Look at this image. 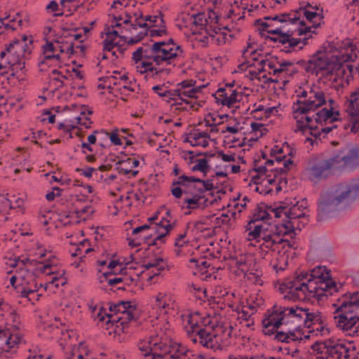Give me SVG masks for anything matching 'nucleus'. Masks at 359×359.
Masks as SVG:
<instances>
[{"label":"nucleus","mask_w":359,"mask_h":359,"mask_svg":"<svg viewBox=\"0 0 359 359\" xmlns=\"http://www.w3.org/2000/svg\"><path fill=\"white\" fill-rule=\"evenodd\" d=\"M329 194L337 203L348 205L359 198V177L352 180L350 182H341L334 185Z\"/></svg>","instance_id":"nucleus-1"},{"label":"nucleus","mask_w":359,"mask_h":359,"mask_svg":"<svg viewBox=\"0 0 359 359\" xmlns=\"http://www.w3.org/2000/svg\"><path fill=\"white\" fill-rule=\"evenodd\" d=\"M332 156L327 159H316L310 162L306 168L309 179L318 183L333 175L337 170Z\"/></svg>","instance_id":"nucleus-2"},{"label":"nucleus","mask_w":359,"mask_h":359,"mask_svg":"<svg viewBox=\"0 0 359 359\" xmlns=\"http://www.w3.org/2000/svg\"><path fill=\"white\" fill-rule=\"evenodd\" d=\"M337 168H342L348 171H353L359 168V147L351 144H346L337 151L334 155Z\"/></svg>","instance_id":"nucleus-3"},{"label":"nucleus","mask_w":359,"mask_h":359,"mask_svg":"<svg viewBox=\"0 0 359 359\" xmlns=\"http://www.w3.org/2000/svg\"><path fill=\"white\" fill-rule=\"evenodd\" d=\"M8 65V70H4L0 73L1 76L6 79L7 82L10 85L15 86L17 83L21 84L24 81L23 78H20L19 71L21 74H24L25 69V62L22 61L18 63L7 64Z\"/></svg>","instance_id":"nucleus-4"},{"label":"nucleus","mask_w":359,"mask_h":359,"mask_svg":"<svg viewBox=\"0 0 359 359\" xmlns=\"http://www.w3.org/2000/svg\"><path fill=\"white\" fill-rule=\"evenodd\" d=\"M339 206L340 205L327 193L325 198L318 203V221L332 217L333 213L339 210Z\"/></svg>","instance_id":"nucleus-5"},{"label":"nucleus","mask_w":359,"mask_h":359,"mask_svg":"<svg viewBox=\"0 0 359 359\" xmlns=\"http://www.w3.org/2000/svg\"><path fill=\"white\" fill-rule=\"evenodd\" d=\"M320 52H316L311 56V74L318 76L323 70L328 69L335 64L336 55L329 57L328 55H319Z\"/></svg>","instance_id":"nucleus-6"},{"label":"nucleus","mask_w":359,"mask_h":359,"mask_svg":"<svg viewBox=\"0 0 359 359\" xmlns=\"http://www.w3.org/2000/svg\"><path fill=\"white\" fill-rule=\"evenodd\" d=\"M320 287V284L318 280L309 278L307 280L306 283H300L298 287L295 288V290L301 294V300L309 301V297L313 293H316Z\"/></svg>","instance_id":"nucleus-7"},{"label":"nucleus","mask_w":359,"mask_h":359,"mask_svg":"<svg viewBox=\"0 0 359 359\" xmlns=\"http://www.w3.org/2000/svg\"><path fill=\"white\" fill-rule=\"evenodd\" d=\"M337 327L344 331L352 330L353 327L359 322L358 313L353 316H347L346 313H339L334 317Z\"/></svg>","instance_id":"nucleus-8"},{"label":"nucleus","mask_w":359,"mask_h":359,"mask_svg":"<svg viewBox=\"0 0 359 359\" xmlns=\"http://www.w3.org/2000/svg\"><path fill=\"white\" fill-rule=\"evenodd\" d=\"M344 48L346 52L336 55L335 60L341 62L344 65L346 62H355L358 59V54L355 53L356 48L352 41L347 39L344 42Z\"/></svg>","instance_id":"nucleus-9"},{"label":"nucleus","mask_w":359,"mask_h":359,"mask_svg":"<svg viewBox=\"0 0 359 359\" xmlns=\"http://www.w3.org/2000/svg\"><path fill=\"white\" fill-rule=\"evenodd\" d=\"M266 203L261 202L258 203L256 208L254 210L252 217L246 226V229L250 230L252 228V224H255L257 222L271 219L272 217L267 210H265Z\"/></svg>","instance_id":"nucleus-10"},{"label":"nucleus","mask_w":359,"mask_h":359,"mask_svg":"<svg viewBox=\"0 0 359 359\" xmlns=\"http://www.w3.org/2000/svg\"><path fill=\"white\" fill-rule=\"evenodd\" d=\"M295 285L290 279H287L280 285L278 290L281 294L287 293L283 297L285 299L296 302L302 299V297L301 294L294 290Z\"/></svg>","instance_id":"nucleus-11"},{"label":"nucleus","mask_w":359,"mask_h":359,"mask_svg":"<svg viewBox=\"0 0 359 359\" xmlns=\"http://www.w3.org/2000/svg\"><path fill=\"white\" fill-rule=\"evenodd\" d=\"M322 75L318 79V82L320 83L323 79H325L327 81H332V82L337 81V78L332 79V76L335 74L337 76H344L346 74V70L344 69V65L341 64L340 62H337L335 60V64L332 65L330 68L328 69L323 70Z\"/></svg>","instance_id":"nucleus-12"},{"label":"nucleus","mask_w":359,"mask_h":359,"mask_svg":"<svg viewBox=\"0 0 359 359\" xmlns=\"http://www.w3.org/2000/svg\"><path fill=\"white\" fill-rule=\"evenodd\" d=\"M348 108L352 111L349 113L350 122L356 123V128L359 130V88L351 95Z\"/></svg>","instance_id":"nucleus-13"},{"label":"nucleus","mask_w":359,"mask_h":359,"mask_svg":"<svg viewBox=\"0 0 359 359\" xmlns=\"http://www.w3.org/2000/svg\"><path fill=\"white\" fill-rule=\"evenodd\" d=\"M104 310L102 308L98 313V318L100 321H104L107 318L106 324L107 325H115L116 328H118L120 326L121 329L124 332V329L126 327V321L124 320V316H119L117 313H107L104 311V315L102 314V311Z\"/></svg>","instance_id":"nucleus-14"},{"label":"nucleus","mask_w":359,"mask_h":359,"mask_svg":"<svg viewBox=\"0 0 359 359\" xmlns=\"http://www.w3.org/2000/svg\"><path fill=\"white\" fill-rule=\"evenodd\" d=\"M172 353V345L171 341L169 344L159 341L154 342L152 341V356L153 359H165L167 355H170Z\"/></svg>","instance_id":"nucleus-15"},{"label":"nucleus","mask_w":359,"mask_h":359,"mask_svg":"<svg viewBox=\"0 0 359 359\" xmlns=\"http://www.w3.org/2000/svg\"><path fill=\"white\" fill-rule=\"evenodd\" d=\"M316 115V123L322 126L326 124L328 120H330V123H334L339 120V118L333 116V107H331L330 109L326 107L323 108L319 110Z\"/></svg>","instance_id":"nucleus-16"},{"label":"nucleus","mask_w":359,"mask_h":359,"mask_svg":"<svg viewBox=\"0 0 359 359\" xmlns=\"http://www.w3.org/2000/svg\"><path fill=\"white\" fill-rule=\"evenodd\" d=\"M309 278L318 280L320 285H323L325 280L330 278V271L327 270L325 266H318L309 271Z\"/></svg>","instance_id":"nucleus-17"},{"label":"nucleus","mask_w":359,"mask_h":359,"mask_svg":"<svg viewBox=\"0 0 359 359\" xmlns=\"http://www.w3.org/2000/svg\"><path fill=\"white\" fill-rule=\"evenodd\" d=\"M316 101L309 97V99L305 100L304 106L301 107H293V114L299 115H307L310 111H315L321 107L316 106Z\"/></svg>","instance_id":"nucleus-18"},{"label":"nucleus","mask_w":359,"mask_h":359,"mask_svg":"<svg viewBox=\"0 0 359 359\" xmlns=\"http://www.w3.org/2000/svg\"><path fill=\"white\" fill-rule=\"evenodd\" d=\"M285 316L279 317V318H275V316H273V315H269L267 317L264 318L262 321V324L263 326V328H269L271 326H273L274 328L278 329L285 323Z\"/></svg>","instance_id":"nucleus-19"},{"label":"nucleus","mask_w":359,"mask_h":359,"mask_svg":"<svg viewBox=\"0 0 359 359\" xmlns=\"http://www.w3.org/2000/svg\"><path fill=\"white\" fill-rule=\"evenodd\" d=\"M137 309V306L135 304H133L130 301H120L116 304L109 303V310L111 312H114V313H121L123 315V311H126V309Z\"/></svg>","instance_id":"nucleus-20"},{"label":"nucleus","mask_w":359,"mask_h":359,"mask_svg":"<svg viewBox=\"0 0 359 359\" xmlns=\"http://www.w3.org/2000/svg\"><path fill=\"white\" fill-rule=\"evenodd\" d=\"M292 200L286 198L282 201L274 202V208L273 209L276 218H280L282 214H285V211L292 205Z\"/></svg>","instance_id":"nucleus-21"},{"label":"nucleus","mask_w":359,"mask_h":359,"mask_svg":"<svg viewBox=\"0 0 359 359\" xmlns=\"http://www.w3.org/2000/svg\"><path fill=\"white\" fill-rule=\"evenodd\" d=\"M272 228L273 229V235L275 236L277 240H279L286 235H292V232L290 231V228H289L288 223L284 219H283L282 223L275 224Z\"/></svg>","instance_id":"nucleus-22"},{"label":"nucleus","mask_w":359,"mask_h":359,"mask_svg":"<svg viewBox=\"0 0 359 359\" xmlns=\"http://www.w3.org/2000/svg\"><path fill=\"white\" fill-rule=\"evenodd\" d=\"M342 348H345L344 344H333L325 345V355L330 358L337 357V359H341L342 357Z\"/></svg>","instance_id":"nucleus-23"},{"label":"nucleus","mask_w":359,"mask_h":359,"mask_svg":"<svg viewBox=\"0 0 359 359\" xmlns=\"http://www.w3.org/2000/svg\"><path fill=\"white\" fill-rule=\"evenodd\" d=\"M172 353L170 359H180V356H185L189 350L180 343L171 342Z\"/></svg>","instance_id":"nucleus-24"},{"label":"nucleus","mask_w":359,"mask_h":359,"mask_svg":"<svg viewBox=\"0 0 359 359\" xmlns=\"http://www.w3.org/2000/svg\"><path fill=\"white\" fill-rule=\"evenodd\" d=\"M52 60H57L59 63L61 62V57L59 54H52V55H44L43 57V59L39 62L38 65L40 67V71H46L45 69H43V66H47L48 67H53V66H57L59 68L62 67V65L60 64L58 65H49V61H51Z\"/></svg>","instance_id":"nucleus-25"},{"label":"nucleus","mask_w":359,"mask_h":359,"mask_svg":"<svg viewBox=\"0 0 359 359\" xmlns=\"http://www.w3.org/2000/svg\"><path fill=\"white\" fill-rule=\"evenodd\" d=\"M194 19L193 24L196 26H198L201 29H205L207 34L209 36H213L212 34H210L209 29H208V21L207 19H205V13H198L197 14H194L192 16Z\"/></svg>","instance_id":"nucleus-26"},{"label":"nucleus","mask_w":359,"mask_h":359,"mask_svg":"<svg viewBox=\"0 0 359 359\" xmlns=\"http://www.w3.org/2000/svg\"><path fill=\"white\" fill-rule=\"evenodd\" d=\"M285 219H283L285 222L289 223V221H295L297 219H299L301 218L305 217L306 214L304 212H298L297 209L292 205L287 211L285 212Z\"/></svg>","instance_id":"nucleus-27"},{"label":"nucleus","mask_w":359,"mask_h":359,"mask_svg":"<svg viewBox=\"0 0 359 359\" xmlns=\"http://www.w3.org/2000/svg\"><path fill=\"white\" fill-rule=\"evenodd\" d=\"M348 300H344L341 303V307H346V305H349L351 307L359 308V292H355L352 294L346 293L344 295L345 297H348Z\"/></svg>","instance_id":"nucleus-28"},{"label":"nucleus","mask_w":359,"mask_h":359,"mask_svg":"<svg viewBox=\"0 0 359 359\" xmlns=\"http://www.w3.org/2000/svg\"><path fill=\"white\" fill-rule=\"evenodd\" d=\"M136 69L137 72L140 74H146L144 79L148 80L149 71L154 69V66L153 65V62L150 60H141L140 64L136 67Z\"/></svg>","instance_id":"nucleus-29"},{"label":"nucleus","mask_w":359,"mask_h":359,"mask_svg":"<svg viewBox=\"0 0 359 359\" xmlns=\"http://www.w3.org/2000/svg\"><path fill=\"white\" fill-rule=\"evenodd\" d=\"M164 259L161 257L155 259L153 262H149L150 264H153V268H156L157 272H153L147 278V282H152L154 278L160 275V272L165 269V265H161V263H163Z\"/></svg>","instance_id":"nucleus-30"},{"label":"nucleus","mask_w":359,"mask_h":359,"mask_svg":"<svg viewBox=\"0 0 359 359\" xmlns=\"http://www.w3.org/2000/svg\"><path fill=\"white\" fill-rule=\"evenodd\" d=\"M152 341L149 340H142L137 344L138 349L142 353L144 357L152 355Z\"/></svg>","instance_id":"nucleus-31"},{"label":"nucleus","mask_w":359,"mask_h":359,"mask_svg":"<svg viewBox=\"0 0 359 359\" xmlns=\"http://www.w3.org/2000/svg\"><path fill=\"white\" fill-rule=\"evenodd\" d=\"M191 194L192 195V197L184 199V203L187 204V209H196L199 208V201L201 199L205 198V196L192 193Z\"/></svg>","instance_id":"nucleus-32"},{"label":"nucleus","mask_w":359,"mask_h":359,"mask_svg":"<svg viewBox=\"0 0 359 359\" xmlns=\"http://www.w3.org/2000/svg\"><path fill=\"white\" fill-rule=\"evenodd\" d=\"M266 243V248H271L276 244H282L283 243V238L277 240L274 235L271 233L262 234L260 237Z\"/></svg>","instance_id":"nucleus-33"},{"label":"nucleus","mask_w":359,"mask_h":359,"mask_svg":"<svg viewBox=\"0 0 359 359\" xmlns=\"http://www.w3.org/2000/svg\"><path fill=\"white\" fill-rule=\"evenodd\" d=\"M24 55L22 54V51L19 49L18 46L14 48L11 53H9L6 57V64L18 63L22 61V57Z\"/></svg>","instance_id":"nucleus-34"},{"label":"nucleus","mask_w":359,"mask_h":359,"mask_svg":"<svg viewBox=\"0 0 359 359\" xmlns=\"http://www.w3.org/2000/svg\"><path fill=\"white\" fill-rule=\"evenodd\" d=\"M323 290L326 291L330 295H332L334 292L339 291L336 281L332 280L331 277L323 282Z\"/></svg>","instance_id":"nucleus-35"},{"label":"nucleus","mask_w":359,"mask_h":359,"mask_svg":"<svg viewBox=\"0 0 359 359\" xmlns=\"http://www.w3.org/2000/svg\"><path fill=\"white\" fill-rule=\"evenodd\" d=\"M182 95V92L181 91V89L176 88V89H172V90H167L164 91L163 93H158V96L161 97H169L168 100H165V102L167 103H170L171 100H175V97H180Z\"/></svg>","instance_id":"nucleus-36"},{"label":"nucleus","mask_w":359,"mask_h":359,"mask_svg":"<svg viewBox=\"0 0 359 359\" xmlns=\"http://www.w3.org/2000/svg\"><path fill=\"white\" fill-rule=\"evenodd\" d=\"M332 306L336 307L335 313L341 312V313H346L347 316H353L358 313V315H359V308L358 307H351L349 305H346V307H341V304L337 306V304H333Z\"/></svg>","instance_id":"nucleus-37"},{"label":"nucleus","mask_w":359,"mask_h":359,"mask_svg":"<svg viewBox=\"0 0 359 359\" xmlns=\"http://www.w3.org/2000/svg\"><path fill=\"white\" fill-rule=\"evenodd\" d=\"M262 224H252V228L250 230H248L249 231L248 241L257 240L260 238L262 236Z\"/></svg>","instance_id":"nucleus-38"},{"label":"nucleus","mask_w":359,"mask_h":359,"mask_svg":"<svg viewBox=\"0 0 359 359\" xmlns=\"http://www.w3.org/2000/svg\"><path fill=\"white\" fill-rule=\"evenodd\" d=\"M309 271H300L299 273L296 272V276L294 278V279L291 280L292 282L294 283V285H296L294 287V289L296 287H298L300 283H306V281L308 279H309Z\"/></svg>","instance_id":"nucleus-39"},{"label":"nucleus","mask_w":359,"mask_h":359,"mask_svg":"<svg viewBox=\"0 0 359 359\" xmlns=\"http://www.w3.org/2000/svg\"><path fill=\"white\" fill-rule=\"evenodd\" d=\"M302 312H304L306 318L304 320V325L305 327L311 329L312 325L314 324L315 313L309 312L307 308L301 309Z\"/></svg>","instance_id":"nucleus-40"},{"label":"nucleus","mask_w":359,"mask_h":359,"mask_svg":"<svg viewBox=\"0 0 359 359\" xmlns=\"http://www.w3.org/2000/svg\"><path fill=\"white\" fill-rule=\"evenodd\" d=\"M238 96H239V93L236 90H233L231 95L229 96V99L221 100V104L231 108L234 103L241 102V100H237Z\"/></svg>","instance_id":"nucleus-41"},{"label":"nucleus","mask_w":359,"mask_h":359,"mask_svg":"<svg viewBox=\"0 0 359 359\" xmlns=\"http://www.w3.org/2000/svg\"><path fill=\"white\" fill-rule=\"evenodd\" d=\"M289 228H290V231L292 232V235L291 238H293L297 235L296 231H300L302 228L305 226L306 223L297 219L295 221H289Z\"/></svg>","instance_id":"nucleus-42"},{"label":"nucleus","mask_w":359,"mask_h":359,"mask_svg":"<svg viewBox=\"0 0 359 359\" xmlns=\"http://www.w3.org/2000/svg\"><path fill=\"white\" fill-rule=\"evenodd\" d=\"M196 163L201 169V172L203 173V176L205 177L210 169L209 160L206 158L196 159Z\"/></svg>","instance_id":"nucleus-43"},{"label":"nucleus","mask_w":359,"mask_h":359,"mask_svg":"<svg viewBox=\"0 0 359 359\" xmlns=\"http://www.w3.org/2000/svg\"><path fill=\"white\" fill-rule=\"evenodd\" d=\"M18 41V44H15V47L18 46L19 49L22 51V54L25 56V54L30 55L32 53V48L31 46L33 43V39H30L29 43H22L20 41V39H16Z\"/></svg>","instance_id":"nucleus-44"},{"label":"nucleus","mask_w":359,"mask_h":359,"mask_svg":"<svg viewBox=\"0 0 359 359\" xmlns=\"http://www.w3.org/2000/svg\"><path fill=\"white\" fill-rule=\"evenodd\" d=\"M102 50L104 52H111L115 47L118 48L120 46V43L118 42H115L114 39H105L102 41Z\"/></svg>","instance_id":"nucleus-45"},{"label":"nucleus","mask_w":359,"mask_h":359,"mask_svg":"<svg viewBox=\"0 0 359 359\" xmlns=\"http://www.w3.org/2000/svg\"><path fill=\"white\" fill-rule=\"evenodd\" d=\"M301 43V39L297 38H291L287 43V46H285L283 48L280 50V51L284 52L285 53H291L294 48L297 46Z\"/></svg>","instance_id":"nucleus-46"},{"label":"nucleus","mask_w":359,"mask_h":359,"mask_svg":"<svg viewBox=\"0 0 359 359\" xmlns=\"http://www.w3.org/2000/svg\"><path fill=\"white\" fill-rule=\"evenodd\" d=\"M298 115H294V118L297 119V129L294 130L295 133H297L298 131L302 132V134H305L306 130H307L308 128H310V125L309 124H304V117H302L300 118H298Z\"/></svg>","instance_id":"nucleus-47"},{"label":"nucleus","mask_w":359,"mask_h":359,"mask_svg":"<svg viewBox=\"0 0 359 359\" xmlns=\"http://www.w3.org/2000/svg\"><path fill=\"white\" fill-rule=\"evenodd\" d=\"M145 32H148V35H149L151 37L162 36L163 35L168 34L166 26L164 25L162 26V29H153L148 27Z\"/></svg>","instance_id":"nucleus-48"},{"label":"nucleus","mask_w":359,"mask_h":359,"mask_svg":"<svg viewBox=\"0 0 359 359\" xmlns=\"http://www.w3.org/2000/svg\"><path fill=\"white\" fill-rule=\"evenodd\" d=\"M278 63L280 65V68L274 69V70L273 71V75H277L280 73L285 72L287 71V69L285 68L286 67H290L294 65V62H292L290 60H283L282 62H278Z\"/></svg>","instance_id":"nucleus-49"},{"label":"nucleus","mask_w":359,"mask_h":359,"mask_svg":"<svg viewBox=\"0 0 359 359\" xmlns=\"http://www.w3.org/2000/svg\"><path fill=\"white\" fill-rule=\"evenodd\" d=\"M196 182L203 184V190H205L206 191L218 189L217 186H215L213 184L212 180H204L201 178L196 177Z\"/></svg>","instance_id":"nucleus-50"},{"label":"nucleus","mask_w":359,"mask_h":359,"mask_svg":"<svg viewBox=\"0 0 359 359\" xmlns=\"http://www.w3.org/2000/svg\"><path fill=\"white\" fill-rule=\"evenodd\" d=\"M313 97L317 102V107H322L327 103L325 93L323 90H318L316 93H315V95H313L312 98Z\"/></svg>","instance_id":"nucleus-51"},{"label":"nucleus","mask_w":359,"mask_h":359,"mask_svg":"<svg viewBox=\"0 0 359 359\" xmlns=\"http://www.w3.org/2000/svg\"><path fill=\"white\" fill-rule=\"evenodd\" d=\"M273 340L285 344L290 342L287 332H285L283 331L277 332L273 337Z\"/></svg>","instance_id":"nucleus-52"},{"label":"nucleus","mask_w":359,"mask_h":359,"mask_svg":"<svg viewBox=\"0 0 359 359\" xmlns=\"http://www.w3.org/2000/svg\"><path fill=\"white\" fill-rule=\"evenodd\" d=\"M205 85H202L197 87H194L191 90L187 91H183L182 95L184 97H190V98H196V94L201 92L203 88H205Z\"/></svg>","instance_id":"nucleus-53"},{"label":"nucleus","mask_w":359,"mask_h":359,"mask_svg":"<svg viewBox=\"0 0 359 359\" xmlns=\"http://www.w3.org/2000/svg\"><path fill=\"white\" fill-rule=\"evenodd\" d=\"M323 285H320V287L319 289L316 291V293H313L309 297V299L311 297H313L316 299L318 300V302H322L324 300V298H327L328 295H330L326 291L323 290Z\"/></svg>","instance_id":"nucleus-54"},{"label":"nucleus","mask_w":359,"mask_h":359,"mask_svg":"<svg viewBox=\"0 0 359 359\" xmlns=\"http://www.w3.org/2000/svg\"><path fill=\"white\" fill-rule=\"evenodd\" d=\"M17 39H14L9 44H6L4 50H3L0 53V58L4 59L7 55L11 53L13 50L15 48V44H18Z\"/></svg>","instance_id":"nucleus-55"},{"label":"nucleus","mask_w":359,"mask_h":359,"mask_svg":"<svg viewBox=\"0 0 359 359\" xmlns=\"http://www.w3.org/2000/svg\"><path fill=\"white\" fill-rule=\"evenodd\" d=\"M293 62H294V64L298 65L299 67L304 69L307 73L311 74V58L307 61L302 59L297 61L294 60Z\"/></svg>","instance_id":"nucleus-56"},{"label":"nucleus","mask_w":359,"mask_h":359,"mask_svg":"<svg viewBox=\"0 0 359 359\" xmlns=\"http://www.w3.org/2000/svg\"><path fill=\"white\" fill-rule=\"evenodd\" d=\"M325 345H327V341H316L311 346V348L313 351L316 352L317 354H323V349H325Z\"/></svg>","instance_id":"nucleus-57"},{"label":"nucleus","mask_w":359,"mask_h":359,"mask_svg":"<svg viewBox=\"0 0 359 359\" xmlns=\"http://www.w3.org/2000/svg\"><path fill=\"white\" fill-rule=\"evenodd\" d=\"M167 46L166 41L154 42L150 48V52H151V53H159L165 49L163 46Z\"/></svg>","instance_id":"nucleus-58"},{"label":"nucleus","mask_w":359,"mask_h":359,"mask_svg":"<svg viewBox=\"0 0 359 359\" xmlns=\"http://www.w3.org/2000/svg\"><path fill=\"white\" fill-rule=\"evenodd\" d=\"M136 309H126V311H123V316H124V320L126 321V325L129 323V322H131V321H137V317H136L135 316V314L133 313V311H135Z\"/></svg>","instance_id":"nucleus-59"},{"label":"nucleus","mask_w":359,"mask_h":359,"mask_svg":"<svg viewBox=\"0 0 359 359\" xmlns=\"http://www.w3.org/2000/svg\"><path fill=\"white\" fill-rule=\"evenodd\" d=\"M140 19L143 20V14H142V11L140 12L139 17L135 18V23L130 24L131 28L133 29H137V27H140V28H146V29H147V28L149 27L147 23L145 22H140Z\"/></svg>","instance_id":"nucleus-60"},{"label":"nucleus","mask_w":359,"mask_h":359,"mask_svg":"<svg viewBox=\"0 0 359 359\" xmlns=\"http://www.w3.org/2000/svg\"><path fill=\"white\" fill-rule=\"evenodd\" d=\"M55 258V256H51L48 258L47 261L44 263V265L39 269L36 268L34 271L32 272L33 275H36V271H40L41 273H46V270L47 269L51 268V266L53 265L52 263V259Z\"/></svg>","instance_id":"nucleus-61"},{"label":"nucleus","mask_w":359,"mask_h":359,"mask_svg":"<svg viewBox=\"0 0 359 359\" xmlns=\"http://www.w3.org/2000/svg\"><path fill=\"white\" fill-rule=\"evenodd\" d=\"M118 129L115 128L111 133V134L109 133V135H108V137H109L111 144H113L114 145H116V146L122 144V142L118 137Z\"/></svg>","instance_id":"nucleus-62"},{"label":"nucleus","mask_w":359,"mask_h":359,"mask_svg":"<svg viewBox=\"0 0 359 359\" xmlns=\"http://www.w3.org/2000/svg\"><path fill=\"white\" fill-rule=\"evenodd\" d=\"M320 326L318 328H316V330H314V329H312V330H309V334H313L315 332H320V335L321 336H324V335H326V334H329L330 333V329L329 327H327V325L326 323V322H325V324L324 325H320Z\"/></svg>","instance_id":"nucleus-63"},{"label":"nucleus","mask_w":359,"mask_h":359,"mask_svg":"<svg viewBox=\"0 0 359 359\" xmlns=\"http://www.w3.org/2000/svg\"><path fill=\"white\" fill-rule=\"evenodd\" d=\"M148 35V32H140L134 38H130L128 41V45H134L141 41L146 36Z\"/></svg>","instance_id":"nucleus-64"}]
</instances>
